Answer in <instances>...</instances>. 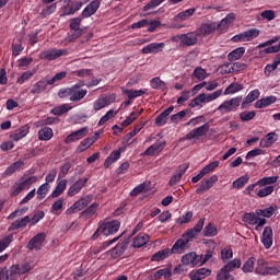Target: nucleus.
<instances>
[{
  "label": "nucleus",
  "instance_id": "obj_12",
  "mask_svg": "<svg viewBox=\"0 0 280 280\" xmlns=\"http://www.w3.org/2000/svg\"><path fill=\"white\" fill-rule=\"evenodd\" d=\"M200 259L202 256L197 255L196 252H190L182 257V264L196 268V266H200Z\"/></svg>",
  "mask_w": 280,
  "mask_h": 280
},
{
  "label": "nucleus",
  "instance_id": "obj_62",
  "mask_svg": "<svg viewBox=\"0 0 280 280\" xmlns=\"http://www.w3.org/2000/svg\"><path fill=\"white\" fill-rule=\"evenodd\" d=\"M91 145H93V141L88 137L80 142V144L77 148V151L84 152L85 150H89Z\"/></svg>",
  "mask_w": 280,
  "mask_h": 280
},
{
  "label": "nucleus",
  "instance_id": "obj_46",
  "mask_svg": "<svg viewBox=\"0 0 280 280\" xmlns=\"http://www.w3.org/2000/svg\"><path fill=\"white\" fill-rule=\"evenodd\" d=\"M243 36L245 38V43H248L250 40H255L259 36V30L257 28H250L245 32H243Z\"/></svg>",
  "mask_w": 280,
  "mask_h": 280
},
{
  "label": "nucleus",
  "instance_id": "obj_44",
  "mask_svg": "<svg viewBox=\"0 0 280 280\" xmlns=\"http://www.w3.org/2000/svg\"><path fill=\"white\" fill-rule=\"evenodd\" d=\"M170 257V248L159 250L151 257V261H163Z\"/></svg>",
  "mask_w": 280,
  "mask_h": 280
},
{
  "label": "nucleus",
  "instance_id": "obj_14",
  "mask_svg": "<svg viewBox=\"0 0 280 280\" xmlns=\"http://www.w3.org/2000/svg\"><path fill=\"white\" fill-rule=\"evenodd\" d=\"M215 30H218V25L215 23H203L195 32L198 37L205 38V36L213 34Z\"/></svg>",
  "mask_w": 280,
  "mask_h": 280
},
{
  "label": "nucleus",
  "instance_id": "obj_40",
  "mask_svg": "<svg viewBox=\"0 0 280 280\" xmlns=\"http://www.w3.org/2000/svg\"><path fill=\"white\" fill-rule=\"evenodd\" d=\"M122 93L128 96V100H137L141 95H145V90H122Z\"/></svg>",
  "mask_w": 280,
  "mask_h": 280
},
{
  "label": "nucleus",
  "instance_id": "obj_1",
  "mask_svg": "<svg viewBox=\"0 0 280 280\" xmlns=\"http://www.w3.org/2000/svg\"><path fill=\"white\" fill-rule=\"evenodd\" d=\"M259 95H261V92L259 89H255L250 91L247 96H235L230 100H225L218 108L219 113L221 115H226L229 113H236L237 108L241 106V110H246L247 108H250L253 106V102H257L259 100Z\"/></svg>",
  "mask_w": 280,
  "mask_h": 280
},
{
  "label": "nucleus",
  "instance_id": "obj_58",
  "mask_svg": "<svg viewBox=\"0 0 280 280\" xmlns=\"http://www.w3.org/2000/svg\"><path fill=\"white\" fill-rule=\"evenodd\" d=\"M61 1H63V3H67V5L61 8L60 16H71V15L75 14L73 12V9L71 8V4H69V3H71V0H61Z\"/></svg>",
  "mask_w": 280,
  "mask_h": 280
},
{
  "label": "nucleus",
  "instance_id": "obj_21",
  "mask_svg": "<svg viewBox=\"0 0 280 280\" xmlns=\"http://www.w3.org/2000/svg\"><path fill=\"white\" fill-rule=\"evenodd\" d=\"M165 43H151L141 49L142 54H159L163 51Z\"/></svg>",
  "mask_w": 280,
  "mask_h": 280
},
{
  "label": "nucleus",
  "instance_id": "obj_23",
  "mask_svg": "<svg viewBox=\"0 0 280 280\" xmlns=\"http://www.w3.org/2000/svg\"><path fill=\"white\" fill-rule=\"evenodd\" d=\"M126 248H128V241H124L122 243L112 248L110 256L113 257V259H117L118 257H121L124 253H126Z\"/></svg>",
  "mask_w": 280,
  "mask_h": 280
},
{
  "label": "nucleus",
  "instance_id": "obj_41",
  "mask_svg": "<svg viewBox=\"0 0 280 280\" xmlns=\"http://www.w3.org/2000/svg\"><path fill=\"white\" fill-rule=\"evenodd\" d=\"M275 209H277V207L272 206L266 209H257L256 215H258L259 218H272V215H275Z\"/></svg>",
  "mask_w": 280,
  "mask_h": 280
},
{
  "label": "nucleus",
  "instance_id": "obj_30",
  "mask_svg": "<svg viewBox=\"0 0 280 280\" xmlns=\"http://www.w3.org/2000/svg\"><path fill=\"white\" fill-rule=\"evenodd\" d=\"M54 137V129L44 127L38 131L39 141H49Z\"/></svg>",
  "mask_w": 280,
  "mask_h": 280
},
{
  "label": "nucleus",
  "instance_id": "obj_2",
  "mask_svg": "<svg viewBox=\"0 0 280 280\" xmlns=\"http://www.w3.org/2000/svg\"><path fill=\"white\" fill-rule=\"evenodd\" d=\"M45 218V211L38 210L35 212L32 218L30 215H25L22 219H18L10 224L8 228V232L12 233V231H19V229H25L30 224V226H36V223Z\"/></svg>",
  "mask_w": 280,
  "mask_h": 280
},
{
  "label": "nucleus",
  "instance_id": "obj_3",
  "mask_svg": "<svg viewBox=\"0 0 280 280\" xmlns=\"http://www.w3.org/2000/svg\"><path fill=\"white\" fill-rule=\"evenodd\" d=\"M175 43L180 40L182 47H194L198 44V33L196 31L186 34L176 35L172 38Z\"/></svg>",
  "mask_w": 280,
  "mask_h": 280
},
{
  "label": "nucleus",
  "instance_id": "obj_4",
  "mask_svg": "<svg viewBox=\"0 0 280 280\" xmlns=\"http://www.w3.org/2000/svg\"><path fill=\"white\" fill-rule=\"evenodd\" d=\"M93 201V195H86L81 197L78 201H75L71 207L66 210V215H73V213H78L82 211V209H86L89 205Z\"/></svg>",
  "mask_w": 280,
  "mask_h": 280
},
{
  "label": "nucleus",
  "instance_id": "obj_54",
  "mask_svg": "<svg viewBox=\"0 0 280 280\" xmlns=\"http://www.w3.org/2000/svg\"><path fill=\"white\" fill-rule=\"evenodd\" d=\"M192 276H195L197 279H205L206 277H210L211 276V269L209 268H200L197 271H191Z\"/></svg>",
  "mask_w": 280,
  "mask_h": 280
},
{
  "label": "nucleus",
  "instance_id": "obj_19",
  "mask_svg": "<svg viewBox=\"0 0 280 280\" xmlns=\"http://www.w3.org/2000/svg\"><path fill=\"white\" fill-rule=\"evenodd\" d=\"M47 86H49V81L47 79H40L32 85L31 94L40 95V93H45L47 91Z\"/></svg>",
  "mask_w": 280,
  "mask_h": 280
},
{
  "label": "nucleus",
  "instance_id": "obj_20",
  "mask_svg": "<svg viewBox=\"0 0 280 280\" xmlns=\"http://www.w3.org/2000/svg\"><path fill=\"white\" fill-rule=\"evenodd\" d=\"M4 270V280H19L21 273L19 272V265H12L9 269L8 267L3 268Z\"/></svg>",
  "mask_w": 280,
  "mask_h": 280
},
{
  "label": "nucleus",
  "instance_id": "obj_10",
  "mask_svg": "<svg viewBox=\"0 0 280 280\" xmlns=\"http://www.w3.org/2000/svg\"><path fill=\"white\" fill-rule=\"evenodd\" d=\"M88 184H89L88 177H83V178H80L79 180H77L68 189L69 198H73V196H78V194H80L82 191V189H84V187H86Z\"/></svg>",
  "mask_w": 280,
  "mask_h": 280
},
{
  "label": "nucleus",
  "instance_id": "obj_13",
  "mask_svg": "<svg viewBox=\"0 0 280 280\" xmlns=\"http://www.w3.org/2000/svg\"><path fill=\"white\" fill-rule=\"evenodd\" d=\"M128 149V144H125V147L119 148L116 151H113L105 160L104 162V168L108 170V167H110V165H113V163H115L116 161H119V159H121V152H126V150Z\"/></svg>",
  "mask_w": 280,
  "mask_h": 280
},
{
  "label": "nucleus",
  "instance_id": "obj_39",
  "mask_svg": "<svg viewBox=\"0 0 280 280\" xmlns=\"http://www.w3.org/2000/svg\"><path fill=\"white\" fill-rule=\"evenodd\" d=\"M27 135H30V127L23 126L11 137L13 141H21V139H24V137H27Z\"/></svg>",
  "mask_w": 280,
  "mask_h": 280
},
{
  "label": "nucleus",
  "instance_id": "obj_16",
  "mask_svg": "<svg viewBox=\"0 0 280 280\" xmlns=\"http://www.w3.org/2000/svg\"><path fill=\"white\" fill-rule=\"evenodd\" d=\"M100 5H102V2L100 0H94L90 2L82 11L81 16L82 19H91L97 10H100Z\"/></svg>",
  "mask_w": 280,
  "mask_h": 280
},
{
  "label": "nucleus",
  "instance_id": "obj_31",
  "mask_svg": "<svg viewBox=\"0 0 280 280\" xmlns=\"http://www.w3.org/2000/svg\"><path fill=\"white\" fill-rule=\"evenodd\" d=\"M86 93H89L88 90H75V88H72L70 102H80L81 100H84Z\"/></svg>",
  "mask_w": 280,
  "mask_h": 280
},
{
  "label": "nucleus",
  "instance_id": "obj_9",
  "mask_svg": "<svg viewBox=\"0 0 280 280\" xmlns=\"http://www.w3.org/2000/svg\"><path fill=\"white\" fill-rule=\"evenodd\" d=\"M218 183V175H212L207 179H202L199 184V187L196 189V194L202 196L206 191H209Z\"/></svg>",
  "mask_w": 280,
  "mask_h": 280
},
{
  "label": "nucleus",
  "instance_id": "obj_26",
  "mask_svg": "<svg viewBox=\"0 0 280 280\" xmlns=\"http://www.w3.org/2000/svg\"><path fill=\"white\" fill-rule=\"evenodd\" d=\"M150 242V236L145 233H140L133 238V248H141Z\"/></svg>",
  "mask_w": 280,
  "mask_h": 280
},
{
  "label": "nucleus",
  "instance_id": "obj_37",
  "mask_svg": "<svg viewBox=\"0 0 280 280\" xmlns=\"http://www.w3.org/2000/svg\"><path fill=\"white\" fill-rule=\"evenodd\" d=\"M151 89L160 90V91H165L167 89V84L161 78L155 77L151 79L150 81Z\"/></svg>",
  "mask_w": 280,
  "mask_h": 280
},
{
  "label": "nucleus",
  "instance_id": "obj_47",
  "mask_svg": "<svg viewBox=\"0 0 280 280\" xmlns=\"http://www.w3.org/2000/svg\"><path fill=\"white\" fill-rule=\"evenodd\" d=\"M248 180H250V178L244 175L234 180L232 186L234 189H243V187H246V185L248 184Z\"/></svg>",
  "mask_w": 280,
  "mask_h": 280
},
{
  "label": "nucleus",
  "instance_id": "obj_29",
  "mask_svg": "<svg viewBox=\"0 0 280 280\" xmlns=\"http://www.w3.org/2000/svg\"><path fill=\"white\" fill-rule=\"evenodd\" d=\"M187 244H189V241L187 238H179L175 242V244L172 247V253L174 254H180L185 248H187Z\"/></svg>",
  "mask_w": 280,
  "mask_h": 280
},
{
  "label": "nucleus",
  "instance_id": "obj_25",
  "mask_svg": "<svg viewBox=\"0 0 280 280\" xmlns=\"http://www.w3.org/2000/svg\"><path fill=\"white\" fill-rule=\"evenodd\" d=\"M67 179H59L57 182V186L50 195V198H58L59 196H62V194H65V190L67 189Z\"/></svg>",
  "mask_w": 280,
  "mask_h": 280
},
{
  "label": "nucleus",
  "instance_id": "obj_32",
  "mask_svg": "<svg viewBox=\"0 0 280 280\" xmlns=\"http://www.w3.org/2000/svg\"><path fill=\"white\" fill-rule=\"evenodd\" d=\"M240 91H244V85L233 82L224 90V95H235V93H240Z\"/></svg>",
  "mask_w": 280,
  "mask_h": 280
},
{
  "label": "nucleus",
  "instance_id": "obj_42",
  "mask_svg": "<svg viewBox=\"0 0 280 280\" xmlns=\"http://www.w3.org/2000/svg\"><path fill=\"white\" fill-rule=\"evenodd\" d=\"M259 188H261L260 184H258V182L248 185L243 194H245V196H249L250 198H253L254 196H257V192L259 191ZM253 191L255 195H253Z\"/></svg>",
  "mask_w": 280,
  "mask_h": 280
},
{
  "label": "nucleus",
  "instance_id": "obj_18",
  "mask_svg": "<svg viewBox=\"0 0 280 280\" xmlns=\"http://www.w3.org/2000/svg\"><path fill=\"white\" fill-rule=\"evenodd\" d=\"M82 16L81 18H73L70 21V30L73 32L71 34V38L75 39V38H80V36H82V34H84V30L80 28V25L82 24Z\"/></svg>",
  "mask_w": 280,
  "mask_h": 280
},
{
  "label": "nucleus",
  "instance_id": "obj_5",
  "mask_svg": "<svg viewBox=\"0 0 280 280\" xmlns=\"http://www.w3.org/2000/svg\"><path fill=\"white\" fill-rule=\"evenodd\" d=\"M61 56H69V50L49 48L47 50L40 51L39 59L40 60H48V62H51L52 60H58V58H61Z\"/></svg>",
  "mask_w": 280,
  "mask_h": 280
},
{
  "label": "nucleus",
  "instance_id": "obj_52",
  "mask_svg": "<svg viewBox=\"0 0 280 280\" xmlns=\"http://www.w3.org/2000/svg\"><path fill=\"white\" fill-rule=\"evenodd\" d=\"M257 116V112L255 110H244L240 113L241 121H253Z\"/></svg>",
  "mask_w": 280,
  "mask_h": 280
},
{
  "label": "nucleus",
  "instance_id": "obj_38",
  "mask_svg": "<svg viewBox=\"0 0 280 280\" xmlns=\"http://www.w3.org/2000/svg\"><path fill=\"white\" fill-rule=\"evenodd\" d=\"M196 14V8H190L185 11L179 12L176 16V21H187V19H190V16H194Z\"/></svg>",
  "mask_w": 280,
  "mask_h": 280
},
{
  "label": "nucleus",
  "instance_id": "obj_33",
  "mask_svg": "<svg viewBox=\"0 0 280 280\" xmlns=\"http://www.w3.org/2000/svg\"><path fill=\"white\" fill-rule=\"evenodd\" d=\"M243 222H246L250 226H255L259 222V215H257V210L255 212H247L243 215Z\"/></svg>",
  "mask_w": 280,
  "mask_h": 280
},
{
  "label": "nucleus",
  "instance_id": "obj_35",
  "mask_svg": "<svg viewBox=\"0 0 280 280\" xmlns=\"http://www.w3.org/2000/svg\"><path fill=\"white\" fill-rule=\"evenodd\" d=\"M50 189H51V185L47 183L42 184L37 189V200H45Z\"/></svg>",
  "mask_w": 280,
  "mask_h": 280
},
{
  "label": "nucleus",
  "instance_id": "obj_59",
  "mask_svg": "<svg viewBox=\"0 0 280 280\" xmlns=\"http://www.w3.org/2000/svg\"><path fill=\"white\" fill-rule=\"evenodd\" d=\"M31 270H34V264L32 262H24L22 265H18V271L21 275H27Z\"/></svg>",
  "mask_w": 280,
  "mask_h": 280
},
{
  "label": "nucleus",
  "instance_id": "obj_43",
  "mask_svg": "<svg viewBox=\"0 0 280 280\" xmlns=\"http://www.w3.org/2000/svg\"><path fill=\"white\" fill-rule=\"evenodd\" d=\"M69 110H71V106L69 104H62L52 108L51 114L56 117H60V115H66V113H69Z\"/></svg>",
  "mask_w": 280,
  "mask_h": 280
},
{
  "label": "nucleus",
  "instance_id": "obj_55",
  "mask_svg": "<svg viewBox=\"0 0 280 280\" xmlns=\"http://www.w3.org/2000/svg\"><path fill=\"white\" fill-rule=\"evenodd\" d=\"M242 267V259H233L230 262H228L226 265L223 266V268L225 270H229L230 272H233V270L241 268Z\"/></svg>",
  "mask_w": 280,
  "mask_h": 280
},
{
  "label": "nucleus",
  "instance_id": "obj_50",
  "mask_svg": "<svg viewBox=\"0 0 280 280\" xmlns=\"http://www.w3.org/2000/svg\"><path fill=\"white\" fill-rule=\"evenodd\" d=\"M279 180V176H269L258 179L260 187H268V185H275Z\"/></svg>",
  "mask_w": 280,
  "mask_h": 280
},
{
  "label": "nucleus",
  "instance_id": "obj_34",
  "mask_svg": "<svg viewBox=\"0 0 280 280\" xmlns=\"http://www.w3.org/2000/svg\"><path fill=\"white\" fill-rule=\"evenodd\" d=\"M161 277H164L165 280L172 279V267L160 269L153 273V278L155 280L161 279Z\"/></svg>",
  "mask_w": 280,
  "mask_h": 280
},
{
  "label": "nucleus",
  "instance_id": "obj_64",
  "mask_svg": "<svg viewBox=\"0 0 280 280\" xmlns=\"http://www.w3.org/2000/svg\"><path fill=\"white\" fill-rule=\"evenodd\" d=\"M106 106H108V100L104 97L96 100L93 104L94 110L96 112L106 108Z\"/></svg>",
  "mask_w": 280,
  "mask_h": 280
},
{
  "label": "nucleus",
  "instance_id": "obj_53",
  "mask_svg": "<svg viewBox=\"0 0 280 280\" xmlns=\"http://www.w3.org/2000/svg\"><path fill=\"white\" fill-rule=\"evenodd\" d=\"M243 272H245V275H247L248 272H253V270H255V257H250L248 258L242 267Z\"/></svg>",
  "mask_w": 280,
  "mask_h": 280
},
{
  "label": "nucleus",
  "instance_id": "obj_60",
  "mask_svg": "<svg viewBox=\"0 0 280 280\" xmlns=\"http://www.w3.org/2000/svg\"><path fill=\"white\" fill-rule=\"evenodd\" d=\"M57 9V4L52 3L50 5H46L42 12H40V16H43V19H47V16H50V14H54V12H56Z\"/></svg>",
  "mask_w": 280,
  "mask_h": 280
},
{
  "label": "nucleus",
  "instance_id": "obj_22",
  "mask_svg": "<svg viewBox=\"0 0 280 280\" xmlns=\"http://www.w3.org/2000/svg\"><path fill=\"white\" fill-rule=\"evenodd\" d=\"M172 113H174V105L167 107L155 118V125H158L159 127L165 126V124H167V117H170Z\"/></svg>",
  "mask_w": 280,
  "mask_h": 280
},
{
  "label": "nucleus",
  "instance_id": "obj_51",
  "mask_svg": "<svg viewBox=\"0 0 280 280\" xmlns=\"http://www.w3.org/2000/svg\"><path fill=\"white\" fill-rule=\"evenodd\" d=\"M14 242V234H9L0 240V253H3L10 244Z\"/></svg>",
  "mask_w": 280,
  "mask_h": 280
},
{
  "label": "nucleus",
  "instance_id": "obj_48",
  "mask_svg": "<svg viewBox=\"0 0 280 280\" xmlns=\"http://www.w3.org/2000/svg\"><path fill=\"white\" fill-rule=\"evenodd\" d=\"M141 113H143V109H141L140 112H131L130 115L121 122V126H124V128H127V126H130L132 121L140 117Z\"/></svg>",
  "mask_w": 280,
  "mask_h": 280
},
{
  "label": "nucleus",
  "instance_id": "obj_45",
  "mask_svg": "<svg viewBox=\"0 0 280 280\" xmlns=\"http://www.w3.org/2000/svg\"><path fill=\"white\" fill-rule=\"evenodd\" d=\"M203 237H215L218 235V228L213 223H209L203 229Z\"/></svg>",
  "mask_w": 280,
  "mask_h": 280
},
{
  "label": "nucleus",
  "instance_id": "obj_63",
  "mask_svg": "<svg viewBox=\"0 0 280 280\" xmlns=\"http://www.w3.org/2000/svg\"><path fill=\"white\" fill-rule=\"evenodd\" d=\"M187 113H189V110L184 109L178 112L177 114L172 115L171 116L172 124H178V121L183 120L186 117Z\"/></svg>",
  "mask_w": 280,
  "mask_h": 280
},
{
  "label": "nucleus",
  "instance_id": "obj_28",
  "mask_svg": "<svg viewBox=\"0 0 280 280\" xmlns=\"http://www.w3.org/2000/svg\"><path fill=\"white\" fill-rule=\"evenodd\" d=\"M244 54H246V48L238 47L229 52L228 60H230V62H235V60H240V58H242Z\"/></svg>",
  "mask_w": 280,
  "mask_h": 280
},
{
  "label": "nucleus",
  "instance_id": "obj_7",
  "mask_svg": "<svg viewBox=\"0 0 280 280\" xmlns=\"http://www.w3.org/2000/svg\"><path fill=\"white\" fill-rule=\"evenodd\" d=\"M165 145L167 142L158 140L142 153V156H159L165 150Z\"/></svg>",
  "mask_w": 280,
  "mask_h": 280
},
{
  "label": "nucleus",
  "instance_id": "obj_17",
  "mask_svg": "<svg viewBox=\"0 0 280 280\" xmlns=\"http://www.w3.org/2000/svg\"><path fill=\"white\" fill-rule=\"evenodd\" d=\"M209 132V124H205L200 127L192 129L186 135V140L191 141V139H199V137H205Z\"/></svg>",
  "mask_w": 280,
  "mask_h": 280
},
{
  "label": "nucleus",
  "instance_id": "obj_6",
  "mask_svg": "<svg viewBox=\"0 0 280 280\" xmlns=\"http://www.w3.org/2000/svg\"><path fill=\"white\" fill-rule=\"evenodd\" d=\"M120 226L121 222L117 220L104 222L103 224H101L102 234L105 235V237H108V235H115V233L119 231Z\"/></svg>",
  "mask_w": 280,
  "mask_h": 280
},
{
  "label": "nucleus",
  "instance_id": "obj_15",
  "mask_svg": "<svg viewBox=\"0 0 280 280\" xmlns=\"http://www.w3.org/2000/svg\"><path fill=\"white\" fill-rule=\"evenodd\" d=\"M272 237H273L272 226H270V225L265 226V229L262 231V235L260 237V242L267 250L269 248H272V243H273Z\"/></svg>",
  "mask_w": 280,
  "mask_h": 280
},
{
  "label": "nucleus",
  "instance_id": "obj_27",
  "mask_svg": "<svg viewBox=\"0 0 280 280\" xmlns=\"http://www.w3.org/2000/svg\"><path fill=\"white\" fill-rule=\"evenodd\" d=\"M275 102H277V96H267L258 100L254 106L255 108H267V106L275 104Z\"/></svg>",
  "mask_w": 280,
  "mask_h": 280
},
{
  "label": "nucleus",
  "instance_id": "obj_11",
  "mask_svg": "<svg viewBox=\"0 0 280 280\" xmlns=\"http://www.w3.org/2000/svg\"><path fill=\"white\" fill-rule=\"evenodd\" d=\"M47 235L45 232H40L32 237L27 244L28 250H40L43 243L45 242Z\"/></svg>",
  "mask_w": 280,
  "mask_h": 280
},
{
  "label": "nucleus",
  "instance_id": "obj_8",
  "mask_svg": "<svg viewBox=\"0 0 280 280\" xmlns=\"http://www.w3.org/2000/svg\"><path fill=\"white\" fill-rule=\"evenodd\" d=\"M86 135H89V127H83L68 135L63 140V143H66L67 145H69V143H75V141H80V139H84Z\"/></svg>",
  "mask_w": 280,
  "mask_h": 280
},
{
  "label": "nucleus",
  "instance_id": "obj_57",
  "mask_svg": "<svg viewBox=\"0 0 280 280\" xmlns=\"http://www.w3.org/2000/svg\"><path fill=\"white\" fill-rule=\"evenodd\" d=\"M217 167H220V161H213V162L209 163L203 168H201V172H202L203 176H207V174H211V172L217 170Z\"/></svg>",
  "mask_w": 280,
  "mask_h": 280
},
{
  "label": "nucleus",
  "instance_id": "obj_56",
  "mask_svg": "<svg viewBox=\"0 0 280 280\" xmlns=\"http://www.w3.org/2000/svg\"><path fill=\"white\" fill-rule=\"evenodd\" d=\"M235 278L231 275V271L225 269L224 267L221 268L219 273L217 275V280H234Z\"/></svg>",
  "mask_w": 280,
  "mask_h": 280
},
{
  "label": "nucleus",
  "instance_id": "obj_49",
  "mask_svg": "<svg viewBox=\"0 0 280 280\" xmlns=\"http://www.w3.org/2000/svg\"><path fill=\"white\" fill-rule=\"evenodd\" d=\"M275 191V186H264L258 189L256 192V196L258 198H266L267 196H271V194Z\"/></svg>",
  "mask_w": 280,
  "mask_h": 280
},
{
  "label": "nucleus",
  "instance_id": "obj_36",
  "mask_svg": "<svg viewBox=\"0 0 280 280\" xmlns=\"http://www.w3.org/2000/svg\"><path fill=\"white\" fill-rule=\"evenodd\" d=\"M25 163L22 160H19L14 163H12L7 170L4 171V176H12L14 172H18V170H21Z\"/></svg>",
  "mask_w": 280,
  "mask_h": 280
},
{
  "label": "nucleus",
  "instance_id": "obj_61",
  "mask_svg": "<svg viewBox=\"0 0 280 280\" xmlns=\"http://www.w3.org/2000/svg\"><path fill=\"white\" fill-rule=\"evenodd\" d=\"M69 170H71V162H66L59 171L58 174V179L57 180H62V178H66L67 174H69Z\"/></svg>",
  "mask_w": 280,
  "mask_h": 280
},
{
  "label": "nucleus",
  "instance_id": "obj_24",
  "mask_svg": "<svg viewBox=\"0 0 280 280\" xmlns=\"http://www.w3.org/2000/svg\"><path fill=\"white\" fill-rule=\"evenodd\" d=\"M97 209H100V203L93 202L90 207L83 210L80 215L81 218H84V220H91V218L97 213Z\"/></svg>",
  "mask_w": 280,
  "mask_h": 280
}]
</instances>
